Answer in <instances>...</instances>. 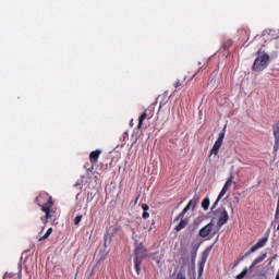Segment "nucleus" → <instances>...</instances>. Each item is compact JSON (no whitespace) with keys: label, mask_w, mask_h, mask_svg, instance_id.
<instances>
[{"label":"nucleus","mask_w":279,"mask_h":279,"mask_svg":"<svg viewBox=\"0 0 279 279\" xmlns=\"http://www.w3.org/2000/svg\"><path fill=\"white\" fill-rule=\"evenodd\" d=\"M17 279H21V275L19 276V278Z\"/></svg>","instance_id":"35"},{"label":"nucleus","mask_w":279,"mask_h":279,"mask_svg":"<svg viewBox=\"0 0 279 279\" xmlns=\"http://www.w3.org/2000/svg\"><path fill=\"white\" fill-rule=\"evenodd\" d=\"M191 206H193V199L190 201L183 210L175 217L174 221H180L174 228L175 232H181V230H184V228L189 226V218H184V215L191 210Z\"/></svg>","instance_id":"4"},{"label":"nucleus","mask_w":279,"mask_h":279,"mask_svg":"<svg viewBox=\"0 0 279 279\" xmlns=\"http://www.w3.org/2000/svg\"><path fill=\"white\" fill-rule=\"evenodd\" d=\"M53 232V228H49L46 233L44 234V236L39 238L38 241L39 243L43 241H47L48 236H51V233Z\"/></svg>","instance_id":"17"},{"label":"nucleus","mask_w":279,"mask_h":279,"mask_svg":"<svg viewBox=\"0 0 279 279\" xmlns=\"http://www.w3.org/2000/svg\"><path fill=\"white\" fill-rule=\"evenodd\" d=\"M202 208H204L205 210H208V208H210V198L209 197H205L203 199Z\"/></svg>","instance_id":"20"},{"label":"nucleus","mask_w":279,"mask_h":279,"mask_svg":"<svg viewBox=\"0 0 279 279\" xmlns=\"http://www.w3.org/2000/svg\"><path fill=\"white\" fill-rule=\"evenodd\" d=\"M10 278H12L10 275H8V274H5L4 276H3V279H10Z\"/></svg>","instance_id":"32"},{"label":"nucleus","mask_w":279,"mask_h":279,"mask_svg":"<svg viewBox=\"0 0 279 279\" xmlns=\"http://www.w3.org/2000/svg\"><path fill=\"white\" fill-rule=\"evenodd\" d=\"M243 258H245V255L234 262L233 268L238 267L239 263H241V260H243Z\"/></svg>","instance_id":"27"},{"label":"nucleus","mask_w":279,"mask_h":279,"mask_svg":"<svg viewBox=\"0 0 279 279\" xmlns=\"http://www.w3.org/2000/svg\"><path fill=\"white\" fill-rule=\"evenodd\" d=\"M215 234H217V230H215V222L213 221L203 227L198 232V236H201V239H206L207 236H215Z\"/></svg>","instance_id":"6"},{"label":"nucleus","mask_w":279,"mask_h":279,"mask_svg":"<svg viewBox=\"0 0 279 279\" xmlns=\"http://www.w3.org/2000/svg\"><path fill=\"white\" fill-rule=\"evenodd\" d=\"M138 199H141V194H138L137 197L135 198V202H134L135 206L138 204Z\"/></svg>","instance_id":"30"},{"label":"nucleus","mask_w":279,"mask_h":279,"mask_svg":"<svg viewBox=\"0 0 279 279\" xmlns=\"http://www.w3.org/2000/svg\"><path fill=\"white\" fill-rule=\"evenodd\" d=\"M214 213L218 216V228H221L222 226H226V223H228V219H230V216H228V210H226V208L220 207Z\"/></svg>","instance_id":"7"},{"label":"nucleus","mask_w":279,"mask_h":279,"mask_svg":"<svg viewBox=\"0 0 279 279\" xmlns=\"http://www.w3.org/2000/svg\"><path fill=\"white\" fill-rule=\"evenodd\" d=\"M82 215H77L75 218H74V225L75 226H80V222L82 221Z\"/></svg>","instance_id":"23"},{"label":"nucleus","mask_w":279,"mask_h":279,"mask_svg":"<svg viewBox=\"0 0 279 279\" xmlns=\"http://www.w3.org/2000/svg\"><path fill=\"white\" fill-rule=\"evenodd\" d=\"M267 241H268L267 238H262V239H259L258 242H257L255 245H253V246L251 247V250L247 251V252L244 254V256H250V254H254V252L260 250V247H265V245H267Z\"/></svg>","instance_id":"9"},{"label":"nucleus","mask_w":279,"mask_h":279,"mask_svg":"<svg viewBox=\"0 0 279 279\" xmlns=\"http://www.w3.org/2000/svg\"><path fill=\"white\" fill-rule=\"evenodd\" d=\"M36 204L40 206L43 213H46V217H41L43 223H49V220L53 217L51 215V208H53V198L49 194H39L36 199Z\"/></svg>","instance_id":"1"},{"label":"nucleus","mask_w":279,"mask_h":279,"mask_svg":"<svg viewBox=\"0 0 279 279\" xmlns=\"http://www.w3.org/2000/svg\"><path fill=\"white\" fill-rule=\"evenodd\" d=\"M256 56L252 70L256 73H260V71H265V69L269 66V54L259 49L257 50Z\"/></svg>","instance_id":"3"},{"label":"nucleus","mask_w":279,"mask_h":279,"mask_svg":"<svg viewBox=\"0 0 279 279\" xmlns=\"http://www.w3.org/2000/svg\"><path fill=\"white\" fill-rule=\"evenodd\" d=\"M53 232V228H49L46 233L44 234V236L39 238L38 241L39 243L43 241H47L48 236H51V233Z\"/></svg>","instance_id":"18"},{"label":"nucleus","mask_w":279,"mask_h":279,"mask_svg":"<svg viewBox=\"0 0 279 279\" xmlns=\"http://www.w3.org/2000/svg\"><path fill=\"white\" fill-rule=\"evenodd\" d=\"M181 86H184V82L177 81V82L174 83V88H180Z\"/></svg>","instance_id":"25"},{"label":"nucleus","mask_w":279,"mask_h":279,"mask_svg":"<svg viewBox=\"0 0 279 279\" xmlns=\"http://www.w3.org/2000/svg\"><path fill=\"white\" fill-rule=\"evenodd\" d=\"M43 230H45V227L41 228V232H43Z\"/></svg>","instance_id":"34"},{"label":"nucleus","mask_w":279,"mask_h":279,"mask_svg":"<svg viewBox=\"0 0 279 279\" xmlns=\"http://www.w3.org/2000/svg\"><path fill=\"white\" fill-rule=\"evenodd\" d=\"M181 260H182L183 265H186V263H189V257H186L185 254H182Z\"/></svg>","instance_id":"24"},{"label":"nucleus","mask_w":279,"mask_h":279,"mask_svg":"<svg viewBox=\"0 0 279 279\" xmlns=\"http://www.w3.org/2000/svg\"><path fill=\"white\" fill-rule=\"evenodd\" d=\"M278 217H279V197H278V202H277V208H276L275 219H278Z\"/></svg>","instance_id":"26"},{"label":"nucleus","mask_w":279,"mask_h":279,"mask_svg":"<svg viewBox=\"0 0 279 279\" xmlns=\"http://www.w3.org/2000/svg\"><path fill=\"white\" fill-rule=\"evenodd\" d=\"M145 119H147V110L140 116L137 130H141V128H143V121H145Z\"/></svg>","instance_id":"15"},{"label":"nucleus","mask_w":279,"mask_h":279,"mask_svg":"<svg viewBox=\"0 0 279 279\" xmlns=\"http://www.w3.org/2000/svg\"><path fill=\"white\" fill-rule=\"evenodd\" d=\"M266 258H267V253H265L262 256L257 257L256 259H254V262L250 266V269H254V267H256V265H258V263H263V260H265Z\"/></svg>","instance_id":"14"},{"label":"nucleus","mask_w":279,"mask_h":279,"mask_svg":"<svg viewBox=\"0 0 279 279\" xmlns=\"http://www.w3.org/2000/svg\"><path fill=\"white\" fill-rule=\"evenodd\" d=\"M53 232V228H49L46 233L44 234V236L39 238L38 241L39 243L43 241H47L48 236H51V233Z\"/></svg>","instance_id":"19"},{"label":"nucleus","mask_w":279,"mask_h":279,"mask_svg":"<svg viewBox=\"0 0 279 279\" xmlns=\"http://www.w3.org/2000/svg\"><path fill=\"white\" fill-rule=\"evenodd\" d=\"M145 258H147V247L143 243H140L134 248V267L137 276H141V266Z\"/></svg>","instance_id":"2"},{"label":"nucleus","mask_w":279,"mask_h":279,"mask_svg":"<svg viewBox=\"0 0 279 279\" xmlns=\"http://www.w3.org/2000/svg\"><path fill=\"white\" fill-rule=\"evenodd\" d=\"M99 156H101V149L93 150L89 154V162L92 163V169H94V165H97Z\"/></svg>","instance_id":"12"},{"label":"nucleus","mask_w":279,"mask_h":279,"mask_svg":"<svg viewBox=\"0 0 279 279\" xmlns=\"http://www.w3.org/2000/svg\"><path fill=\"white\" fill-rule=\"evenodd\" d=\"M223 138H226V130L219 133L217 141L215 142L213 148L210 149V156H218L221 145H223Z\"/></svg>","instance_id":"8"},{"label":"nucleus","mask_w":279,"mask_h":279,"mask_svg":"<svg viewBox=\"0 0 279 279\" xmlns=\"http://www.w3.org/2000/svg\"><path fill=\"white\" fill-rule=\"evenodd\" d=\"M272 134L275 137L274 151L279 149V120L272 125Z\"/></svg>","instance_id":"10"},{"label":"nucleus","mask_w":279,"mask_h":279,"mask_svg":"<svg viewBox=\"0 0 279 279\" xmlns=\"http://www.w3.org/2000/svg\"><path fill=\"white\" fill-rule=\"evenodd\" d=\"M239 36L243 39V40H250V29L247 28H240L238 31Z\"/></svg>","instance_id":"13"},{"label":"nucleus","mask_w":279,"mask_h":279,"mask_svg":"<svg viewBox=\"0 0 279 279\" xmlns=\"http://www.w3.org/2000/svg\"><path fill=\"white\" fill-rule=\"evenodd\" d=\"M232 184H236V182H234V174L231 172L229 178L227 179L222 190L220 191L216 202L214 203L211 210H215V208H217L219 202H221V199L223 198V195H226L228 193V191H230V189H232Z\"/></svg>","instance_id":"5"},{"label":"nucleus","mask_w":279,"mask_h":279,"mask_svg":"<svg viewBox=\"0 0 279 279\" xmlns=\"http://www.w3.org/2000/svg\"><path fill=\"white\" fill-rule=\"evenodd\" d=\"M53 232V228H49L46 233L44 234V236L39 238L38 241L39 243L43 241H47L48 236H51V233Z\"/></svg>","instance_id":"16"},{"label":"nucleus","mask_w":279,"mask_h":279,"mask_svg":"<svg viewBox=\"0 0 279 279\" xmlns=\"http://www.w3.org/2000/svg\"><path fill=\"white\" fill-rule=\"evenodd\" d=\"M204 68H201L194 75H193V77H195V75H197V73H199L201 72V70H203Z\"/></svg>","instance_id":"33"},{"label":"nucleus","mask_w":279,"mask_h":279,"mask_svg":"<svg viewBox=\"0 0 279 279\" xmlns=\"http://www.w3.org/2000/svg\"><path fill=\"white\" fill-rule=\"evenodd\" d=\"M195 258H197V252L196 251L192 254V260H195Z\"/></svg>","instance_id":"31"},{"label":"nucleus","mask_w":279,"mask_h":279,"mask_svg":"<svg viewBox=\"0 0 279 279\" xmlns=\"http://www.w3.org/2000/svg\"><path fill=\"white\" fill-rule=\"evenodd\" d=\"M210 247H207L203 254H202V258L199 262V274H202V271H204V265H206V262L208 260V256H210Z\"/></svg>","instance_id":"11"},{"label":"nucleus","mask_w":279,"mask_h":279,"mask_svg":"<svg viewBox=\"0 0 279 279\" xmlns=\"http://www.w3.org/2000/svg\"><path fill=\"white\" fill-rule=\"evenodd\" d=\"M142 217H143V219H149V213L144 211Z\"/></svg>","instance_id":"29"},{"label":"nucleus","mask_w":279,"mask_h":279,"mask_svg":"<svg viewBox=\"0 0 279 279\" xmlns=\"http://www.w3.org/2000/svg\"><path fill=\"white\" fill-rule=\"evenodd\" d=\"M142 209L144 210V213H147V210H149V205L143 204Z\"/></svg>","instance_id":"28"},{"label":"nucleus","mask_w":279,"mask_h":279,"mask_svg":"<svg viewBox=\"0 0 279 279\" xmlns=\"http://www.w3.org/2000/svg\"><path fill=\"white\" fill-rule=\"evenodd\" d=\"M247 268H244L239 275H236L235 279H243L247 276Z\"/></svg>","instance_id":"21"},{"label":"nucleus","mask_w":279,"mask_h":279,"mask_svg":"<svg viewBox=\"0 0 279 279\" xmlns=\"http://www.w3.org/2000/svg\"><path fill=\"white\" fill-rule=\"evenodd\" d=\"M222 46L225 49H230V47H232V39L225 40Z\"/></svg>","instance_id":"22"}]
</instances>
